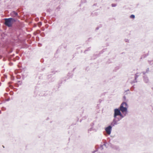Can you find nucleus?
<instances>
[{"instance_id":"nucleus-4","label":"nucleus","mask_w":153,"mask_h":153,"mask_svg":"<svg viewBox=\"0 0 153 153\" xmlns=\"http://www.w3.org/2000/svg\"><path fill=\"white\" fill-rule=\"evenodd\" d=\"M10 15L11 16L13 17H15L18 16L17 13L15 11H13L11 12Z\"/></svg>"},{"instance_id":"nucleus-5","label":"nucleus","mask_w":153,"mask_h":153,"mask_svg":"<svg viewBox=\"0 0 153 153\" xmlns=\"http://www.w3.org/2000/svg\"><path fill=\"white\" fill-rule=\"evenodd\" d=\"M144 81L146 83H148L149 81V79L148 78V77L144 76Z\"/></svg>"},{"instance_id":"nucleus-8","label":"nucleus","mask_w":153,"mask_h":153,"mask_svg":"<svg viewBox=\"0 0 153 153\" xmlns=\"http://www.w3.org/2000/svg\"><path fill=\"white\" fill-rule=\"evenodd\" d=\"M111 5L113 7H115L116 6V5L115 4H112Z\"/></svg>"},{"instance_id":"nucleus-10","label":"nucleus","mask_w":153,"mask_h":153,"mask_svg":"<svg viewBox=\"0 0 153 153\" xmlns=\"http://www.w3.org/2000/svg\"><path fill=\"white\" fill-rule=\"evenodd\" d=\"M128 40H126V42H128Z\"/></svg>"},{"instance_id":"nucleus-11","label":"nucleus","mask_w":153,"mask_h":153,"mask_svg":"<svg viewBox=\"0 0 153 153\" xmlns=\"http://www.w3.org/2000/svg\"><path fill=\"white\" fill-rule=\"evenodd\" d=\"M143 74H145V73L144 72H143Z\"/></svg>"},{"instance_id":"nucleus-6","label":"nucleus","mask_w":153,"mask_h":153,"mask_svg":"<svg viewBox=\"0 0 153 153\" xmlns=\"http://www.w3.org/2000/svg\"><path fill=\"white\" fill-rule=\"evenodd\" d=\"M149 63L151 65H153V61H149Z\"/></svg>"},{"instance_id":"nucleus-7","label":"nucleus","mask_w":153,"mask_h":153,"mask_svg":"<svg viewBox=\"0 0 153 153\" xmlns=\"http://www.w3.org/2000/svg\"><path fill=\"white\" fill-rule=\"evenodd\" d=\"M130 18L132 19H134L135 18V16L134 15H131L130 16Z\"/></svg>"},{"instance_id":"nucleus-3","label":"nucleus","mask_w":153,"mask_h":153,"mask_svg":"<svg viewBox=\"0 0 153 153\" xmlns=\"http://www.w3.org/2000/svg\"><path fill=\"white\" fill-rule=\"evenodd\" d=\"M105 129L107 134L108 135H110L111 133L112 130V126H109L106 127Z\"/></svg>"},{"instance_id":"nucleus-9","label":"nucleus","mask_w":153,"mask_h":153,"mask_svg":"<svg viewBox=\"0 0 153 153\" xmlns=\"http://www.w3.org/2000/svg\"><path fill=\"white\" fill-rule=\"evenodd\" d=\"M123 99H124V100L125 101H126V97L124 96L123 97Z\"/></svg>"},{"instance_id":"nucleus-1","label":"nucleus","mask_w":153,"mask_h":153,"mask_svg":"<svg viewBox=\"0 0 153 153\" xmlns=\"http://www.w3.org/2000/svg\"><path fill=\"white\" fill-rule=\"evenodd\" d=\"M128 105L125 102H123L119 109L115 108L114 110V119L111 123L112 126L118 124V122L126 116L128 113Z\"/></svg>"},{"instance_id":"nucleus-2","label":"nucleus","mask_w":153,"mask_h":153,"mask_svg":"<svg viewBox=\"0 0 153 153\" xmlns=\"http://www.w3.org/2000/svg\"><path fill=\"white\" fill-rule=\"evenodd\" d=\"M4 20L5 25L9 27H11L13 24L16 21V19L11 18L5 19Z\"/></svg>"}]
</instances>
